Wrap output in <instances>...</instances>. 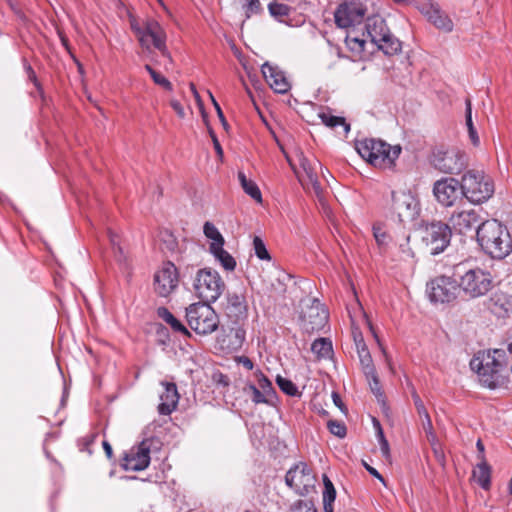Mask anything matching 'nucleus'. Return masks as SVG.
<instances>
[{
    "instance_id": "1",
    "label": "nucleus",
    "mask_w": 512,
    "mask_h": 512,
    "mask_svg": "<svg viewBox=\"0 0 512 512\" xmlns=\"http://www.w3.org/2000/svg\"><path fill=\"white\" fill-rule=\"evenodd\" d=\"M477 241L492 258L503 259L512 251V239L506 226L496 219L486 220L476 230Z\"/></svg>"
},
{
    "instance_id": "2",
    "label": "nucleus",
    "mask_w": 512,
    "mask_h": 512,
    "mask_svg": "<svg viewBox=\"0 0 512 512\" xmlns=\"http://www.w3.org/2000/svg\"><path fill=\"white\" fill-rule=\"evenodd\" d=\"M507 364L503 349L479 352L470 361V367L477 373L481 385L489 389H495L502 384L501 372Z\"/></svg>"
},
{
    "instance_id": "3",
    "label": "nucleus",
    "mask_w": 512,
    "mask_h": 512,
    "mask_svg": "<svg viewBox=\"0 0 512 512\" xmlns=\"http://www.w3.org/2000/svg\"><path fill=\"white\" fill-rule=\"evenodd\" d=\"M359 155L371 165L391 168L401 153L400 146H391L381 140L364 139L355 144Z\"/></svg>"
},
{
    "instance_id": "4",
    "label": "nucleus",
    "mask_w": 512,
    "mask_h": 512,
    "mask_svg": "<svg viewBox=\"0 0 512 512\" xmlns=\"http://www.w3.org/2000/svg\"><path fill=\"white\" fill-rule=\"evenodd\" d=\"M464 198L473 204H481L494 194V183L482 170H467L461 177Z\"/></svg>"
},
{
    "instance_id": "5",
    "label": "nucleus",
    "mask_w": 512,
    "mask_h": 512,
    "mask_svg": "<svg viewBox=\"0 0 512 512\" xmlns=\"http://www.w3.org/2000/svg\"><path fill=\"white\" fill-rule=\"evenodd\" d=\"M363 36L369 38L371 43L386 55H395L401 51L400 41L390 32L385 20L379 15L366 19Z\"/></svg>"
},
{
    "instance_id": "6",
    "label": "nucleus",
    "mask_w": 512,
    "mask_h": 512,
    "mask_svg": "<svg viewBox=\"0 0 512 512\" xmlns=\"http://www.w3.org/2000/svg\"><path fill=\"white\" fill-rule=\"evenodd\" d=\"M456 275L459 277V286L464 295L475 299L486 295L493 287V277L489 271L476 267L461 271L456 268Z\"/></svg>"
},
{
    "instance_id": "7",
    "label": "nucleus",
    "mask_w": 512,
    "mask_h": 512,
    "mask_svg": "<svg viewBox=\"0 0 512 512\" xmlns=\"http://www.w3.org/2000/svg\"><path fill=\"white\" fill-rule=\"evenodd\" d=\"M186 321L199 335H208L217 330L219 317L208 303H193L186 308Z\"/></svg>"
},
{
    "instance_id": "8",
    "label": "nucleus",
    "mask_w": 512,
    "mask_h": 512,
    "mask_svg": "<svg viewBox=\"0 0 512 512\" xmlns=\"http://www.w3.org/2000/svg\"><path fill=\"white\" fill-rule=\"evenodd\" d=\"M225 283L219 273L210 268L198 270L195 281L194 290L202 303L215 302L224 291Z\"/></svg>"
},
{
    "instance_id": "9",
    "label": "nucleus",
    "mask_w": 512,
    "mask_h": 512,
    "mask_svg": "<svg viewBox=\"0 0 512 512\" xmlns=\"http://www.w3.org/2000/svg\"><path fill=\"white\" fill-rule=\"evenodd\" d=\"M431 163L445 174H459L468 164L466 153L457 147H438L433 151Z\"/></svg>"
},
{
    "instance_id": "10",
    "label": "nucleus",
    "mask_w": 512,
    "mask_h": 512,
    "mask_svg": "<svg viewBox=\"0 0 512 512\" xmlns=\"http://www.w3.org/2000/svg\"><path fill=\"white\" fill-rule=\"evenodd\" d=\"M131 27L138 36L141 46L149 50L152 46L159 50L164 57L171 59L166 47V34L160 24L153 20H147L143 26L132 22Z\"/></svg>"
},
{
    "instance_id": "11",
    "label": "nucleus",
    "mask_w": 512,
    "mask_h": 512,
    "mask_svg": "<svg viewBox=\"0 0 512 512\" xmlns=\"http://www.w3.org/2000/svg\"><path fill=\"white\" fill-rule=\"evenodd\" d=\"M461 289L459 282L448 276H438L427 284V293L431 302L451 303L455 301Z\"/></svg>"
},
{
    "instance_id": "12",
    "label": "nucleus",
    "mask_w": 512,
    "mask_h": 512,
    "mask_svg": "<svg viewBox=\"0 0 512 512\" xmlns=\"http://www.w3.org/2000/svg\"><path fill=\"white\" fill-rule=\"evenodd\" d=\"M285 482L297 494L304 496L314 490L316 476L306 463L299 462L288 470Z\"/></svg>"
},
{
    "instance_id": "13",
    "label": "nucleus",
    "mask_w": 512,
    "mask_h": 512,
    "mask_svg": "<svg viewBox=\"0 0 512 512\" xmlns=\"http://www.w3.org/2000/svg\"><path fill=\"white\" fill-rule=\"evenodd\" d=\"M451 234L452 231L447 223L432 222L424 228L422 239L430 253L437 255L449 245Z\"/></svg>"
},
{
    "instance_id": "14",
    "label": "nucleus",
    "mask_w": 512,
    "mask_h": 512,
    "mask_svg": "<svg viewBox=\"0 0 512 512\" xmlns=\"http://www.w3.org/2000/svg\"><path fill=\"white\" fill-rule=\"evenodd\" d=\"M433 194L444 207H452L464 199L461 182L453 177L437 180L433 186Z\"/></svg>"
},
{
    "instance_id": "15",
    "label": "nucleus",
    "mask_w": 512,
    "mask_h": 512,
    "mask_svg": "<svg viewBox=\"0 0 512 512\" xmlns=\"http://www.w3.org/2000/svg\"><path fill=\"white\" fill-rule=\"evenodd\" d=\"M480 211L474 208L457 209L448 218V226L455 233L466 235L476 231L482 223Z\"/></svg>"
},
{
    "instance_id": "16",
    "label": "nucleus",
    "mask_w": 512,
    "mask_h": 512,
    "mask_svg": "<svg viewBox=\"0 0 512 512\" xmlns=\"http://www.w3.org/2000/svg\"><path fill=\"white\" fill-rule=\"evenodd\" d=\"M366 7L360 0L341 3L334 12L335 23L339 28H350L362 23Z\"/></svg>"
},
{
    "instance_id": "17",
    "label": "nucleus",
    "mask_w": 512,
    "mask_h": 512,
    "mask_svg": "<svg viewBox=\"0 0 512 512\" xmlns=\"http://www.w3.org/2000/svg\"><path fill=\"white\" fill-rule=\"evenodd\" d=\"M301 320L306 332L319 331L328 322V312L319 300L313 299L311 305L302 311Z\"/></svg>"
},
{
    "instance_id": "18",
    "label": "nucleus",
    "mask_w": 512,
    "mask_h": 512,
    "mask_svg": "<svg viewBox=\"0 0 512 512\" xmlns=\"http://www.w3.org/2000/svg\"><path fill=\"white\" fill-rule=\"evenodd\" d=\"M150 464V440H143L124 456L122 467L127 471H142Z\"/></svg>"
},
{
    "instance_id": "19",
    "label": "nucleus",
    "mask_w": 512,
    "mask_h": 512,
    "mask_svg": "<svg viewBox=\"0 0 512 512\" xmlns=\"http://www.w3.org/2000/svg\"><path fill=\"white\" fill-rule=\"evenodd\" d=\"M392 208L400 221L413 220L418 214V201L408 192L393 191Z\"/></svg>"
},
{
    "instance_id": "20",
    "label": "nucleus",
    "mask_w": 512,
    "mask_h": 512,
    "mask_svg": "<svg viewBox=\"0 0 512 512\" xmlns=\"http://www.w3.org/2000/svg\"><path fill=\"white\" fill-rule=\"evenodd\" d=\"M178 284L177 269L174 264L168 262L154 275V289L161 297H167Z\"/></svg>"
},
{
    "instance_id": "21",
    "label": "nucleus",
    "mask_w": 512,
    "mask_h": 512,
    "mask_svg": "<svg viewBox=\"0 0 512 512\" xmlns=\"http://www.w3.org/2000/svg\"><path fill=\"white\" fill-rule=\"evenodd\" d=\"M225 314L235 324L247 319L248 305L245 296L238 292H228L226 296Z\"/></svg>"
},
{
    "instance_id": "22",
    "label": "nucleus",
    "mask_w": 512,
    "mask_h": 512,
    "mask_svg": "<svg viewBox=\"0 0 512 512\" xmlns=\"http://www.w3.org/2000/svg\"><path fill=\"white\" fill-rule=\"evenodd\" d=\"M261 71L266 82L276 93L285 94L290 90L291 85L288 79L277 66L265 62L261 67Z\"/></svg>"
},
{
    "instance_id": "23",
    "label": "nucleus",
    "mask_w": 512,
    "mask_h": 512,
    "mask_svg": "<svg viewBox=\"0 0 512 512\" xmlns=\"http://www.w3.org/2000/svg\"><path fill=\"white\" fill-rule=\"evenodd\" d=\"M164 391L160 395L158 412L161 415H170L177 407L179 394L175 383L163 382Z\"/></svg>"
},
{
    "instance_id": "24",
    "label": "nucleus",
    "mask_w": 512,
    "mask_h": 512,
    "mask_svg": "<svg viewBox=\"0 0 512 512\" xmlns=\"http://www.w3.org/2000/svg\"><path fill=\"white\" fill-rule=\"evenodd\" d=\"M486 306L497 317H506L512 312V297L497 291L488 299Z\"/></svg>"
},
{
    "instance_id": "25",
    "label": "nucleus",
    "mask_w": 512,
    "mask_h": 512,
    "mask_svg": "<svg viewBox=\"0 0 512 512\" xmlns=\"http://www.w3.org/2000/svg\"><path fill=\"white\" fill-rule=\"evenodd\" d=\"M428 20L438 29L450 32L453 29L452 20L443 13L438 7L431 5L425 12Z\"/></svg>"
},
{
    "instance_id": "26",
    "label": "nucleus",
    "mask_w": 512,
    "mask_h": 512,
    "mask_svg": "<svg viewBox=\"0 0 512 512\" xmlns=\"http://www.w3.org/2000/svg\"><path fill=\"white\" fill-rule=\"evenodd\" d=\"M472 477L481 488L485 490H488L490 488L491 468L487 464L485 456H481V461H479L477 466L474 468Z\"/></svg>"
},
{
    "instance_id": "27",
    "label": "nucleus",
    "mask_w": 512,
    "mask_h": 512,
    "mask_svg": "<svg viewBox=\"0 0 512 512\" xmlns=\"http://www.w3.org/2000/svg\"><path fill=\"white\" fill-rule=\"evenodd\" d=\"M158 316L166 322L170 327L178 333H181L185 336H190V332L188 329L182 324L180 320H178L167 308L160 307L157 310Z\"/></svg>"
},
{
    "instance_id": "28",
    "label": "nucleus",
    "mask_w": 512,
    "mask_h": 512,
    "mask_svg": "<svg viewBox=\"0 0 512 512\" xmlns=\"http://www.w3.org/2000/svg\"><path fill=\"white\" fill-rule=\"evenodd\" d=\"M210 252L221 266L227 271H233L236 267L235 259L223 248V245L211 247Z\"/></svg>"
},
{
    "instance_id": "29",
    "label": "nucleus",
    "mask_w": 512,
    "mask_h": 512,
    "mask_svg": "<svg viewBox=\"0 0 512 512\" xmlns=\"http://www.w3.org/2000/svg\"><path fill=\"white\" fill-rule=\"evenodd\" d=\"M324 491H323V507L324 512H333V503L336 498V490L333 483L327 475H323Z\"/></svg>"
},
{
    "instance_id": "30",
    "label": "nucleus",
    "mask_w": 512,
    "mask_h": 512,
    "mask_svg": "<svg viewBox=\"0 0 512 512\" xmlns=\"http://www.w3.org/2000/svg\"><path fill=\"white\" fill-rule=\"evenodd\" d=\"M311 350L318 359H328L333 353L332 343L327 338L316 339L311 345Z\"/></svg>"
},
{
    "instance_id": "31",
    "label": "nucleus",
    "mask_w": 512,
    "mask_h": 512,
    "mask_svg": "<svg viewBox=\"0 0 512 512\" xmlns=\"http://www.w3.org/2000/svg\"><path fill=\"white\" fill-rule=\"evenodd\" d=\"M238 179L240 181L241 187L243 188L246 194H248L257 202L262 201L260 189L254 181L247 179L246 175L241 171L238 172Z\"/></svg>"
},
{
    "instance_id": "32",
    "label": "nucleus",
    "mask_w": 512,
    "mask_h": 512,
    "mask_svg": "<svg viewBox=\"0 0 512 512\" xmlns=\"http://www.w3.org/2000/svg\"><path fill=\"white\" fill-rule=\"evenodd\" d=\"M319 118L321 119L322 123L330 128H336L338 126L343 127L344 134H348L350 131V125L346 122L345 118L334 116L330 114L329 112H321L319 113Z\"/></svg>"
},
{
    "instance_id": "33",
    "label": "nucleus",
    "mask_w": 512,
    "mask_h": 512,
    "mask_svg": "<svg viewBox=\"0 0 512 512\" xmlns=\"http://www.w3.org/2000/svg\"><path fill=\"white\" fill-rule=\"evenodd\" d=\"M366 41V36L362 35V37H359L354 33V31H350L345 38V43L349 50L358 55L365 50Z\"/></svg>"
},
{
    "instance_id": "34",
    "label": "nucleus",
    "mask_w": 512,
    "mask_h": 512,
    "mask_svg": "<svg viewBox=\"0 0 512 512\" xmlns=\"http://www.w3.org/2000/svg\"><path fill=\"white\" fill-rule=\"evenodd\" d=\"M465 104H466L465 121H466V126L468 128L469 138L474 146H478L480 144V139H479L478 133H477L476 128L474 127V124L472 121V108H471L470 99H466Z\"/></svg>"
},
{
    "instance_id": "35",
    "label": "nucleus",
    "mask_w": 512,
    "mask_h": 512,
    "mask_svg": "<svg viewBox=\"0 0 512 512\" xmlns=\"http://www.w3.org/2000/svg\"><path fill=\"white\" fill-rule=\"evenodd\" d=\"M204 234L212 241L210 248L224 245V238L214 224L206 222L204 224Z\"/></svg>"
},
{
    "instance_id": "36",
    "label": "nucleus",
    "mask_w": 512,
    "mask_h": 512,
    "mask_svg": "<svg viewBox=\"0 0 512 512\" xmlns=\"http://www.w3.org/2000/svg\"><path fill=\"white\" fill-rule=\"evenodd\" d=\"M358 356L360 360V364L363 370L364 375L366 378H369V375H373V371H375V366L373 364L372 356L367 349H362L361 351H358Z\"/></svg>"
},
{
    "instance_id": "37",
    "label": "nucleus",
    "mask_w": 512,
    "mask_h": 512,
    "mask_svg": "<svg viewBox=\"0 0 512 512\" xmlns=\"http://www.w3.org/2000/svg\"><path fill=\"white\" fill-rule=\"evenodd\" d=\"M412 398L416 410L422 420V426H426L428 429H430V424L432 423L431 418L429 416L427 409L424 406L423 401L421 400L420 396L417 394L415 390H413L412 392Z\"/></svg>"
},
{
    "instance_id": "38",
    "label": "nucleus",
    "mask_w": 512,
    "mask_h": 512,
    "mask_svg": "<svg viewBox=\"0 0 512 512\" xmlns=\"http://www.w3.org/2000/svg\"><path fill=\"white\" fill-rule=\"evenodd\" d=\"M270 14L278 21H285L292 11L291 7L282 3H270L268 6Z\"/></svg>"
},
{
    "instance_id": "39",
    "label": "nucleus",
    "mask_w": 512,
    "mask_h": 512,
    "mask_svg": "<svg viewBox=\"0 0 512 512\" xmlns=\"http://www.w3.org/2000/svg\"><path fill=\"white\" fill-rule=\"evenodd\" d=\"M244 392L247 394V395H251V399L252 401L255 403V404H261V403H267L268 400L266 398V396H268L267 394H265L263 391H261L257 386H255L254 384H247L245 387H244Z\"/></svg>"
},
{
    "instance_id": "40",
    "label": "nucleus",
    "mask_w": 512,
    "mask_h": 512,
    "mask_svg": "<svg viewBox=\"0 0 512 512\" xmlns=\"http://www.w3.org/2000/svg\"><path fill=\"white\" fill-rule=\"evenodd\" d=\"M399 260L409 261L414 258V252L409 246V236H406L397 246Z\"/></svg>"
},
{
    "instance_id": "41",
    "label": "nucleus",
    "mask_w": 512,
    "mask_h": 512,
    "mask_svg": "<svg viewBox=\"0 0 512 512\" xmlns=\"http://www.w3.org/2000/svg\"><path fill=\"white\" fill-rule=\"evenodd\" d=\"M276 382L279 388L289 396H296L299 394L297 386L289 379L277 376Z\"/></svg>"
},
{
    "instance_id": "42",
    "label": "nucleus",
    "mask_w": 512,
    "mask_h": 512,
    "mask_svg": "<svg viewBox=\"0 0 512 512\" xmlns=\"http://www.w3.org/2000/svg\"><path fill=\"white\" fill-rule=\"evenodd\" d=\"M253 246H254L255 254L260 260H270L271 259L270 255L266 249V246L260 237H258V236L254 237Z\"/></svg>"
},
{
    "instance_id": "43",
    "label": "nucleus",
    "mask_w": 512,
    "mask_h": 512,
    "mask_svg": "<svg viewBox=\"0 0 512 512\" xmlns=\"http://www.w3.org/2000/svg\"><path fill=\"white\" fill-rule=\"evenodd\" d=\"M327 426H328L330 433H332L333 435H335L339 438H343L346 436L347 429L343 422L336 421V420H330V421H328Z\"/></svg>"
},
{
    "instance_id": "44",
    "label": "nucleus",
    "mask_w": 512,
    "mask_h": 512,
    "mask_svg": "<svg viewBox=\"0 0 512 512\" xmlns=\"http://www.w3.org/2000/svg\"><path fill=\"white\" fill-rule=\"evenodd\" d=\"M366 379L369 383L372 393L377 398L383 397V391H382L381 384H380L379 378L377 376L376 370L373 371V375H369V378H366Z\"/></svg>"
},
{
    "instance_id": "45",
    "label": "nucleus",
    "mask_w": 512,
    "mask_h": 512,
    "mask_svg": "<svg viewBox=\"0 0 512 512\" xmlns=\"http://www.w3.org/2000/svg\"><path fill=\"white\" fill-rule=\"evenodd\" d=\"M256 375L258 377V388L265 394L270 395L273 391L271 381L261 371H258Z\"/></svg>"
},
{
    "instance_id": "46",
    "label": "nucleus",
    "mask_w": 512,
    "mask_h": 512,
    "mask_svg": "<svg viewBox=\"0 0 512 512\" xmlns=\"http://www.w3.org/2000/svg\"><path fill=\"white\" fill-rule=\"evenodd\" d=\"M373 235L379 246H384L387 244L389 236L387 235L386 231L382 228L381 225L375 224L373 226Z\"/></svg>"
},
{
    "instance_id": "47",
    "label": "nucleus",
    "mask_w": 512,
    "mask_h": 512,
    "mask_svg": "<svg viewBox=\"0 0 512 512\" xmlns=\"http://www.w3.org/2000/svg\"><path fill=\"white\" fill-rule=\"evenodd\" d=\"M352 335H353V339H354V343H355L357 352L361 351L362 349L368 348L364 341L362 332L359 329H357V328L353 329Z\"/></svg>"
},
{
    "instance_id": "48",
    "label": "nucleus",
    "mask_w": 512,
    "mask_h": 512,
    "mask_svg": "<svg viewBox=\"0 0 512 512\" xmlns=\"http://www.w3.org/2000/svg\"><path fill=\"white\" fill-rule=\"evenodd\" d=\"M153 81L155 82V84L163 87L164 89L166 90H172V84L171 82L165 78L163 75H161L160 73L156 72V73H152V77Z\"/></svg>"
},
{
    "instance_id": "49",
    "label": "nucleus",
    "mask_w": 512,
    "mask_h": 512,
    "mask_svg": "<svg viewBox=\"0 0 512 512\" xmlns=\"http://www.w3.org/2000/svg\"><path fill=\"white\" fill-rule=\"evenodd\" d=\"M246 16L249 18L252 14H257L261 10L259 0H247Z\"/></svg>"
},
{
    "instance_id": "50",
    "label": "nucleus",
    "mask_w": 512,
    "mask_h": 512,
    "mask_svg": "<svg viewBox=\"0 0 512 512\" xmlns=\"http://www.w3.org/2000/svg\"><path fill=\"white\" fill-rule=\"evenodd\" d=\"M303 185L308 190L313 191L314 194L319 199H321V197H322V188H321V185H320L318 179L317 180H313V182H311V183H303Z\"/></svg>"
},
{
    "instance_id": "51",
    "label": "nucleus",
    "mask_w": 512,
    "mask_h": 512,
    "mask_svg": "<svg viewBox=\"0 0 512 512\" xmlns=\"http://www.w3.org/2000/svg\"><path fill=\"white\" fill-rule=\"evenodd\" d=\"M170 105L171 107L173 108V110L176 112V114L180 117V118H184L185 117V111H184V108L183 106L181 105V103L178 101V100H171L170 101Z\"/></svg>"
},
{
    "instance_id": "52",
    "label": "nucleus",
    "mask_w": 512,
    "mask_h": 512,
    "mask_svg": "<svg viewBox=\"0 0 512 512\" xmlns=\"http://www.w3.org/2000/svg\"><path fill=\"white\" fill-rule=\"evenodd\" d=\"M293 512H317V510L309 503L300 502Z\"/></svg>"
},
{
    "instance_id": "53",
    "label": "nucleus",
    "mask_w": 512,
    "mask_h": 512,
    "mask_svg": "<svg viewBox=\"0 0 512 512\" xmlns=\"http://www.w3.org/2000/svg\"><path fill=\"white\" fill-rule=\"evenodd\" d=\"M210 135H211V138H212V141H213L214 149H215L217 155L219 156V158L222 159V157H223V149H222V147L220 145V142L218 141L215 133L212 130H210Z\"/></svg>"
},
{
    "instance_id": "54",
    "label": "nucleus",
    "mask_w": 512,
    "mask_h": 512,
    "mask_svg": "<svg viewBox=\"0 0 512 512\" xmlns=\"http://www.w3.org/2000/svg\"><path fill=\"white\" fill-rule=\"evenodd\" d=\"M302 167H303L306 177H307V180L305 181V183H311V182H313V180H317L316 174L312 171L311 168L307 167L306 162L302 163Z\"/></svg>"
},
{
    "instance_id": "55",
    "label": "nucleus",
    "mask_w": 512,
    "mask_h": 512,
    "mask_svg": "<svg viewBox=\"0 0 512 512\" xmlns=\"http://www.w3.org/2000/svg\"><path fill=\"white\" fill-rule=\"evenodd\" d=\"M236 361L238 364L243 365L247 370H252L254 367L252 360L247 356H240Z\"/></svg>"
},
{
    "instance_id": "56",
    "label": "nucleus",
    "mask_w": 512,
    "mask_h": 512,
    "mask_svg": "<svg viewBox=\"0 0 512 512\" xmlns=\"http://www.w3.org/2000/svg\"><path fill=\"white\" fill-rule=\"evenodd\" d=\"M423 429L426 433V437H427L428 441L431 443V445H434L436 443L437 438L433 431L432 423L430 424V429H428L426 426H423Z\"/></svg>"
},
{
    "instance_id": "57",
    "label": "nucleus",
    "mask_w": 512,
    "mask_h": 512,
    "mask_svg": "<svg viewBox=\"0 0 512 512\" xmlns=\"http://www.w3.org/2000/svg\"><path fill=\"white\" fill-rule=\"evenodd\" d=\"M210 97H211V100H212V102L214 104V107H215V109L217 111V115H218L220 121L222 122V124L224 126H226L227 122H226L224 114H223V112H222V110L220 108V105L216 102V100L214 99V97H213V95L211 93H210Z\"/></svg>"
},
{
    "instance_id": "58",
    "label": "nucleus",
    "mask_w": 512,
    "mask_h": 512,
    "mask_svg": "<svg viewBox=\"0 0 512 512\" xmlns=\"http://www.w3.org/2000/svg\"><path fill=\"white\" fill-rule=\"evenodd\" d=\"M25 69L28 74L29 80L32 81L37 88H39L40 85L37 81L36 74H35L34 70L32 69V67L30 65H26Z\"/></svg>"
},
{
    "instance_id": "59",
    "label": "nucleus",
    "mask_w": 512,
    "mask_h": 512,
    "mask_svg": "<svg viewBox=\"0 0 512 512\" xmlns=\"http://www.w3.org/2000/svg\"><path fill=\"white\" fill-rule=\"evenodd\" d=\"M365 468L372 476L376 477L381 482H384L383 476L375 468L369 466L368 464H365Z\"/></svg>"
},
{
    "instance_id": "60",
    "label": "nucleus",
    "mask_w": 512,
    "mask_h": 512,
    "mask_svg": "<svg viewBox=\"0 0 512 512\" xmlns=\"http://www.w3.org/2000/svg\"><path fill=\"white\" fill-rule=\"evenodd\" d=\"M235 338L237 340V343L241 345L245 339V330H243L242 328L235 329Z\"/></svg>"
},
{
    "instance_id": "61",
    "label": "nucleus",
    "mask_w": 512,
    "mask_h": 512,
    "mask_svg": "<svg viewBox=\"0 0 512 512\" xmlns=\"http://www.w3.org/2000/svg\"><path fill=\"white\" fill-rule=\"evenodd\" d=\"M374 422V425L376 427V431H377V438H378V441L379 443L383 440V439H386L385 436H384V433H383V430L381 428V425L379 423V421H377L376 419L373 420Z\"/></svg>"
},
{
    "instance_id": "62",
    "label": "nucleus",
    "mask_w": 512,
    "mask_h": 512,
    "mask_svg": "<svg viewBox=\"0 0 512 512\" xmlns=\"http://www.w3.org/2000/svg\"><path fill=\"white\" fill-rule=\"evenodd\" d=\"M380 450L384 456L389 455V444L386 439H383L380 443Z\"/></svg>"
},
{
    "instance_id": "63",
    "label": "nucleus",
    "mask_w": 512,
    "mask_h": 512,
    "mask_svg": "<svg viewBox=\"0 0 512 512\" xmlns=\"http://www.w3.org/2000/svg\"><path fill=\"white\" fill-rule=\"evenodd\" d=\"M334 404L339 407L342 411H344V405L342 403L341 397L337 393L332 394Z\"/></svg>"
},
{
    "instance_id": "64",
    "label": "nucleus",
    "mask_w": 512,
    "mask_h": 512,
    "mask_svg": "<svg viewBox=\"0 0 512 512\" xmlns=\"http://www.w3.org/2000/svg\"><path fill=\"white\" fill-rule=\"evenodd\" d=\"M103 449L107 455L108 458H111L113 455L112 447L107 441H103L102 443Z\"/></svg>"
}]
</instances>
